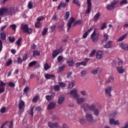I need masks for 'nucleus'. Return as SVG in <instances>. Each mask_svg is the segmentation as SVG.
I'll list each match as a JSON object with an SVG mask.
<instances>
[{
	"mask_svg": "<svg viewBox=\"0 0 128 128\" xmlns=\"http://www.w3.org/2000/svg\"><path fill=\"white\" fill-rule=\"evenodd\" d=\"M20 28L23 30V32H24V34L26 32L28 34H32V28H29L28 24H22Z\"/></svg>",
	"mask_w": 128,
	"mask_h": 128,
	"instance_id": "obj_1",
	"label": "nucleus"
},
{
	"mask_svg": "<svg viewBox=\"0 0 128 128\" xmlns=\"http://www.w3.org/2000/svg\"><path fill=\"white\" fill-rule=\"evenodd\" d=\"M118 0H114L110 4H108L106 6V10H112L114 8V6L118 4Z\"/></svg>",
	"mask_w": 128,
	"mask_h": 128,
	"instance_id": "obj_2",
	"label": "nucleus"
},
{
	"mask_svg": "<svg viewBox=\"0 0 128 128\" xmlns=\"http://www.w3.org/2000/svg\"><path fill=\"white\" fill-rule=\"evenodd\" d=\"M98 36H100L98 34H96V29H94L93 32L90 35V38L92 40V42H94V44H96V42H98Z\"/></svg>",
	"mask_w": 128,
	"mask_h": 128,
	"instance_id": "obj_3",
	"label": "nucleus"
},
{
	"mask_svg": "<svg viewBox=\"0 0 128 128\" xmlns=\"http://www.w3.org/2000/svg\"><path fill=\"white\" fill-rule=\"evenodd\" d=\"M74 22H76V19H74V17H71L68 20V23L67 24L68 32V30H70V28H72V24H74Z\"/></svg>",
	"mask_w": 128,
	"mask_h": 128,
	"instance_id": "obj_4",
	"label": "nucleus"
},
{
	"mask_svg": "<svg viewBox=\"0 0 128 128\" xmlns=\"http://www.w3.org/2000/svg\"><path fill=\"white\" fill-rule=\"evenodd\" d=\"M6 83L4 82L3 81L0 80V94L6 92Z\"/></svg>",
	"mask_w": 128,
	"mask_h": 128,
	"instance_id": "obj_5",
	"label": "nucleus"
},
{
	"mask_svg": "<svg viewBox=\"0 0 128 128\" xmlns=\"http://www.w3.org/2000/svg\"><path fill=\"white\" fill-rule=\"evenodd\" d=\"M87 9L86 12V14H90V10H92V2H90V0H87Z\"/></svg>",
	"mask_w": 128,
	"mask_h": 128,
	"instance_id": "obj_6",
	"label": "nucleus"
},
{
	"mask_svg": "<svg viewBox=\"0 0 128 128\" xmlns=\"http://www.w3.org/2000/svg\"><path fill=\"white\" fill-rule=\"evenodd\" d=\"M70 94L74 98H78V90L74 89L70 92Z\"/></svg>",
	"mask_w": 128,
	"mask_h": 128,
	"instance_id": "obj_7",
	"label": "nucleus"
},
{
	"mask_svg": "<svg viewBox=\"0 0 128 128\" xmlns=\"http://www.w3.org/2000/svg\"><path fill=\"white\" fill-rule=\"evenodd\" d=\"M85 116L88 122H92L94 120V116L90 114H86Z\"/></svg>",
	"mask_w": 128,
	"mask_h": 128,
	"instance_id": "obj_8",
	"label": "nucleus"
},
{
	"mask_svg": "<svg viewBox=\"0 0 128 128\" xmlns=\"http://www.w3.org/2000/svg\"><path fill=\"white\" fill-rule=\"evenodd\" d=\"M60 50H62V48H60V50H55L53 51L52 54V58H54L56 56L60 54Z\"/></svg>",
	"mask_w": 128,
	"mask_h": 128,
	"instance_id": "obj_9",
	"label": "nucleus"
},
{
	"mask_svg": "<svg viewBox=\"0 0 128 128\" xmlns=\"http://www.w3.org/2000/svg\"><path fill=\"white\" fill-rule=\"evenodd\" d=\"M112 87L111 86H108L104 90L106 94L109 96H112Z\"/></svg>",
	"mask_w": 128,
	"mask_h": 128,
	"instance_id": "obj_10",
	"label": "nucleus"
},
{
	"mask_svg": "<svg viewBox=\"0 0 128 128\" xmlns=\"http://www.w3.org/2000/svg\"><path fill=\"white\" fill-rule=\"evenodd\" d=\"M4 14L8 16V8L2 7L0 9V16H4Z\"/></svg>",
	"mask_w": 128,
	"mask_h": 128,
	"instance_id": "obj_11",
	"label": "nucleus"
},
{
	"mask_svg": "<svg viewBox=\"0 0 128 128\" xmlns=\"http://www.w3.org/2000/svg\"><path fill=\"white\" fill-rule=\"evenodd\" d=\"M106 42V44H104V48H110L112 46V40H108V42Z\"/></svg>",
	"mask_w": 128,
	"mask_h": 128,
	"instance_id": "obj_12",
	"label": "nucleus"
},
{
	"mask_svg": "<svg viewBox=\"0 0 128 128\" xmlns=\"http://www.w3.org/2000/svg\"><path fill=\"white\" fill-rule=\"evenodd\" d=\"M56 104L54 102H50L47 106V110H50L56 108Z\"/></svg>",
	"mask_w": 128,
	"mask_h": 128,
	"instance_id": "obj_13",
	"label": "nucleus"
},
{
	"mask_svg": "<svg viewBox=\"0 0 128 128\" xmlns=\"http://www.w3.org/2000/svg\"><path fill=\"white\" fill-rule=\"evenodd\" d=\"M26 104V103L24 102L22 100H20L18 106V108L19 110H24V106Z\"/></svg>",
	"mask_w": 128,
	"mask_h": 128,
	"instance_id": "obj_14",
	"label": "nucleus"
},
{
	"mask_svg": "<svg viewBox=\"0 0 128 128\" xmlns=\"http://www.w3.org/2000/svg\"><path fill=\"white\" fill-rule=\"evenodd\" d=\"M102 56H104V52L102 50H99L96 52V58H97V60H100V58H102Z\"/></svg>",
	"mask_w": 128,
	"mask_h": 128,
	"instance_id": "obj_15",
	"label": "nucleus"
},
{
	"mask_svg": "<svg viewBox=\"0 0 128 128\" xmlns=\"http://www.w3.org/2000/svg\"><path fill=\"white\" fill-rule=\"evenodd\" d=\"M48 126L50 128H58V122H49L48 123Z\"/></svg>",
	"mask_w": 128,
	"mask_h": 128,
	"instance_id": "obj_16",
	"label": "nucleus"
},
{
	"mask_svg": "<svg viewBox=\"0 0 128 128\" xmlns=\"http://www.w3.org/2000/svg\"><path fill=\"white\" fill-rule=\"evenodd\" d=\"M16 9L14 8H10V10L8 9L7 16H12V14H14Z\"/></svg>",
	"mask_w": 128,
	"mask_h": 128,
	"instance_id": "obj_17",
	"label": "nucleus"
},
{
	"mask_svg": "<svg viewBox=\"0 0 128 128\" xmlns=\"http://www.w3.org/2000/svg\"><path fill=\"white\" fill-rule=\"evenodd\" d=\"M44 76L46 80H52V78H56V76L54 74H45Z\"/></svg>",
	"mask_w": 128,
	"mask_h": 128,
	"instance_id": "obj_18",
	"label": "nucleus"
},
{
	"mask_svg": "<svg viewBox=\"0 0 128 128\" xmlns=\"http://www.w3.org/2000/svg\"><path fill=\"white\" fill-rule=\"evenodd\" d=\"M120 46L123 50H128V44L122 43L120 44Z\"/></svg>",
	"mask_w": 128,
	"mask_h": 128,
	"instance_id": "obj_19",
	"label": "nucleus"
},
{
	"mask_svg": "<svg viewBox=\"0 0 128 128\" xmlns=\"http://www.w3.org/2000/svg\"><path fill=\"white\" fill-rule=\"evenodd\" d=\"M100 13L98 12L94 16V17L93 18L94 22H96V20H100Z\"/></svg>",
	"mask_w": 128,
	"mask_h": 128,
	"instance_id": "obj_20",
	"label": "nucleus"
},
{
	"mask_svg": "<svg viewBox=\"0 0 128 128\" xmlns=\"http://www.w3.org/2000/svg\"><path fill=\"white\" fill-rule=\"evenodd\" d=\"M116 68L119 74H124V69L122 68V66L116 67Z\"/></svg>",
	"mask_w": 128,
	"mask_h": 128,
	"instance_id": "obj_21",
	"label": "nucleus"
},
{
	"mask_svg": "<svg viewBox=\"0 0 128 128\" xmlns=\"http://www.w3.org/2000/svg\"><path fill=\"white\" fill-rule=\"evenodd\" d=\"M89 106L90 105L88 104H84L82 105V108H83L84 112H86L88 110Z\"/></svg>",
	"mask_w": 128,
	"mask_h": 128,
	"instance_id": "obj_22",
	"label": "nucleus"
},
{
	"mask_svg": "<svg viewBox=\"0 0 128 128\" xmlns=\"http://www.w3.org/2000/svg\"><path fill=\"white\" fill-rule=\"evenodd\" d=\"M76 98V102L78 104H82V102H84V100H85L84 98Z\"/></svg>",
	"mask_w": 128,
	"mask_h": 128,
	"instance_id": "obj_23",
	"label": "nucleus"
},
{
	"mask_svg": "<svg viewBox=\"0 0 128 128\" xmlns=\"http://www.w3.org/2000/svg\"><path fill=\"white\" fill-rule=\"evenodd\" d=\"M66 62L67 64L69 66H72L74 64V62L72 58L71 60H68Z\"/></svg>",
	"mask_w": 128,
	"mask_h": 128,
	"instance_id": "obj_24",
	"label": "nucleus"
},
{
	"mask_svg": "<svg viewBox=\"0 0 128 128\" xmlns=\"http://www.w3.org/2000/svg\"><path fill=\"white\" fill-rule=\"evenodd\" d=\"M64 96H60L58 99V104H62V102H64Z\"/></svg>",
	"mask_w": 128,
	"mask_h": 128,
	"instance_id": "obj_25",
	"label": "nucleus"
},
{
	"mask_svg": "<svg viewBox=\"0 0 128 128\" xmlns=\"http://www.w3.org/2000/svg\"><path fill=\"white\" fill-rule=\"evenodd\" d=\"M96 108V105L92 104L88 107V110L90 112H94Z\"/></svg>",
	"mask_w": 128,
	"mask_h": 128,
	"instance_id": "obj_26",
	"label": "nucleus"
},
{
	"mask_svg": "<svg viewBox=\"0 0 128 128\" xmlns=\"http://www.w3.org/2000/svg\"><path fill=\"white\" fill-rule=\"evenodd\" d=\"M66 3L61 2L58 6L57 8L58 10H60V8H66Z\"/></svg>",
	"mask_w": 128,
	"mask_h": 128,
	"instance_id": "obj_27",
	"label": "nucleus"
},
{
	"mask_svg": "<svg viewBox=\"0 0 128 128\" xmlns=\"http://www.w3.org/2000/svg\"><path fill=\"white\" fill-rule=\"evenodd\" d=\"M45 98L48 102H50L54 98V96L52 95H47L45 96Z\"/></svg>",
	"mask_w": 128,
	"mask_h": 128,
	"instance_id": "obj_28",
	"label": "nucleus"
},
{
	"mask_svg": "<svg viewBox=\"0 0 128 128\" xmlns=\"http://www.w3.org/2000/svg\"><path fill=\"white\" fill-rule=\"evenodd\" d=\"M72 3L74 4H76L77 6H80V4H82V2H80L78 0H73Z\"/></svg>",
	"mask_w": 128,
	"mask_h": 128,
	"instance_id": "obj_29",
	"label": "nucleus"
},
{
	"mask_svg": "<svg viewBox=\"0 0 128 128\" xmlns=\"http://www.w3.org/2000/svg\"><path fill=\"white\" fill-rule=\"evenodd\" d=\"M64 68H66V65H62L61 66L59 67L58 70V72H64Z\"/></svg>",
	"mask_w": 128,
	"mask_h": 128,
	"instance_id": "obj_30",
	"label": "nucleus"
},
{
	"mask_svg": "<svg viewBox=\"0 0 128 128\" xmlns=\"http://www.w3.org/2000/svg\"><path fill=\"white\" fill-rule=\"evenodd\" d=\"M128 34H124V35H122L118 40V42H122L126 38Z\"/></svg>",
	"mask_w": 128,
	"mask_h": 128,
	"instance_id": "obj_31",
	"label": "nucleus"
},
{
	"mask_svg": "<svg viewBox=\"0 0 128 128\" xmlns=\"http://www.w3.org/2000/svg\"><path fill=\"white\" fill-rule=\"evenodd\" d=\"M34 107L31 106L28 112L29 114L32 116H34Z\"/></svg>",
	"mask_w": 128,
	"mask_h": 128,
	"instance_id": "obj_32",
	"label": "nucleus"
},
{
	"mask_svg": "<svg viewBox=\"0 0 128 128\" xmlns=\"http://www.w3.org/2000/svg\"><path fill=\"white\" fill-rule=\"evenodd\" d=\"M108 35L106 33H104V39L103 42H108Z\"/></svg>",
	"mask_w": 128,
	"mask_h": 128,
	"instance_id": "obj_33",
	"label": "nucleus"
},
{
	"mask_svg": "<svg viewBox=\"0 0 128 128\" xmlns=\"http://www.w3.org/2000/svg\"><path fill=\"white\" fill-rule=\"evenodd\" d=\"M93 112L94 114L96 116H98L100 114V110L98 108H96Z\"/></svg>",
	"mask_w": 128,
	"mask_h": 128,
	"instance_id": "obj_34",
	"label": "nucleus"
},
{
	"mask_svg": "<svg viewBox=\"0 0 128 128\" xmlns=\"http://www.w3.org/2000/svg\"><path fill=\"white\" fill-rule=\"evenodd\" d=\"M99 70H102L100 68H98L97 69L93 70L91 71V73L92 74H98V72Z\"/></svg>",
	"mask_w": 128,
	"mask_h": 128,
	"instance_id": "obj_35",
	"label": "nucleus"
},
{
	"mask_svg": "<svg viewBox=\"0 0 128 128\" xmlns=\"http://www.w3.org/2000/svg\"><path fill=\"white\" fill-rule=\"evenodd\" d=\"M36 64H38V62L36 61H33V62H30L28 65V66L29 68H32V66H36Z\"/></svg>",
	"mask_w": 128,
	"mask_h": 128,
	"instance_id": "obj_36",
	"label": "nucleus"
},
{
	"mask_svg": "<svg viewBox=\"0 0 128 128\" xmlns=\"http://www.w3.org/2000/svg\"><path fill=\"white\" fill-rule=\"evenodd\" d=\"M0 38L3 40H6V34L4 32H2L0 34Z\"/></svg>",
	"mask_w": 128,
	"mask_h": 128,
	"instance_id": "obj_37",
	"label": "nucleus"
},
{
	"mask_svg": "<svg viewBox=\"0 0 128 128\" xmlns=\"http://www.w3.org/2000/svg\"><path fill=\"white\" fill-rule=\"evenodd\" d=\"M12 64V60L8 59V60L6 62V66H10Z\"/></svg>",
	"mask_w": 128,
	"mask_h": 128,
	"instance_id": "obj_38",
	"label": "nucleus"
},
{
	"mask_svg": "<svg viewBox=\"0 0 128 128\" xmlns=\"http://www.w3.org/2000/svg\"><path fill=\"white\" fill-rule=\"evenodd\" d=\"M9 42L12 44H14L16 42V38L14 37H12V36H9L8 37Z\"/></svg>",
	"mask_w": 128,
	"mask_h": 128,
	"instance_id": "obj_39",
	"label": "nucleus"
},
{
	"mask_svg": "<svg viewBox=\"0 0 128 128\" xmlns=\"http://www.w3.org/2000/svg\"><path fill=\"white\" fill-rule=\"evenodd\" d=\"M74 84H76V82H74V80H72V82H70L68 84L69 88H72L74 86Z\"/></svg>",
	"mask_w": 128,
	"mask_h": 128,
	"instance_id": "obj_40",
	"label": "nucleus"
},
{
	"mask_svg": "<svg viewBox=\"0 0 128 128\" xmlns=\"http://www.w3.org/2000/svg\"><path fill=\"white\" fill-rule=\"evenodd\" d=\"M22 38H20L18 40H16V44H17L18 46H20V42H22Z\"/></svg>",
	"mask_w": 128,
	"mask_h": 128,
	"instance_id": "obj_41",
	"label": "nucleus"
},
{
	"mask_svg": "<svg viewBox=\"0 0 128 128\" xmlns=\"http://www.w3.org/2000/svg\"><path fill=\"white\" fill-rule=\"evenodd\" d=\"M48 28H45L43 30V31L42 32V36H46V34L48 33Z\"/></svg>",
	"mask_w": 128,
	"mask_h": 128,
	"instance_id": "obj_42",
	"label": "nucleus"
},
{
	"mask_svg": "<svg viewBox=\"0 0 128 128\" xmlns=\"http://www.w3.org/2000/svg\"><path fill=\"white\" fill-rule=\"evenodd\" d=\"M40 56V52H38V51L37 50H34L33 52V56Z\"/></svg>",
	"mask_w": 128,
	"mask_h": 128,
	"instance_id": "obj_43",
	"label": "nucleus"
},
{
	"mask_svg": "<svg viewBox=\"0 0 128 128\" xmlns=\"http://www.w3.org/2000/svg\"><path fill=\"white\" fill-rule=\"evenodd\" d=\"M40 26H42V23L38 21V22L35 24V28H40Z\"/></svg>",
	"mask_w": 128,
	"mask_h": 128,
	"instance_id": "obj_44",
	"label": "nucleus"
},
{
	"mask_svg": "<svg viewBox=\"0 0 128 128\" xmlns=\"http://www.w3.org/2000/svg\"><path fill=\"white\" fill-rule=\"evenodd\" d=\"M17 64H22V59L20 57H18L17 58Z\"/></svg>",
	"mask_w": 128,
	"mask_h": 128,
	"instance_id": "obj_45",
	"label": "nucleus"
},
{
	"mask_svg": "<svg viewBox=\"0 0 128 128\" xmlns=\"http://www.w3.org/2000/svg\"><path fill=\"white\" fill-rule=\"evenodd\" d=\"M28 8H29V10H32V2L30 1L28 2Z\"/></svg>",
	"mask_w": 128,
	"mask_h": 128,
	"instance_id": "obj_46",
	"label": "nucleus"
},
{
	"mask_svg": "<svg viewBox=\"0 0 128 128\" xmlns=\"http://www.w3.org/2000/svg\"><path fill=\"white\" fill-rule=\"evenodd\" d=\"M64 18L66 20H68V18H70V12H67L65 13Z\"/></svg>",
	"mask_w": 128,
	"mask_h": 128,
	"instance_id": "obj_47",
	"label": "nucleus"
},
{
	"mask_svg": "<svg viewBox=\"0 0 128 128\" xmlns=\"http://www.w3.org/2000/svg\"><path fill=\"white\" fill-rule=\"evenodd\" d=\"M60 87L59 85H56L54 87V90L55 92H58V90H60Z\"/></svg>",
	"mask_w": 128,
	"mask_h": 128,
	"instance_id": "obj_48",
	"label": "nucleus"
},
{
	"mask_svg": "<svg viewBox=\"0 0 128 128\" xmlns=\"http://www.w3.org/2000/svg\"><path fill=\"white\" fill-rule=\"evenodd\" d=\"M56 28V24H54L50 26V28L51 30V32H54Z\"/></svg>",
	"mask_w": 128,
	"mask_h": 128,
	"instance_id": "obj_49",
	"label": "nucleus"
},
{
	"mask_svg": "<svg viewBox=\"0 0 128 128\" xmlns=\"http://www.w3.org/2000/svg\"><path fill=\"white\" fill-rule=\"evenodd\" d=\"M96 50H92L89 55L90 58H92V56H94V54H96Z\"/></svg>",
	"mask_w": 128,
	"mask_h": 128,
	"instance_id": "obj_50",
	"label": "nucleus"
},
{
	"mask_svg": "<svg viewBox=\"0 0 128 128\" xmlns=\"http://www.w3.org/2000/svg\"><path fill=\"white\" fill-rule=\"evenodd\" d=\"M44 16H41L40 18H36V20L38 22H42V20H44Z\"/></svg>",
	"mask_w": 128,
	"mask_h": 128,
	"instance_id": "obj_51",
	"label": "nucleus"
},
{
	"mask_svg": "<svg viewBox=\"0 0 128 128\" xmlns=\"http://www.w3.org/2000/svg\"><path fill=\"white\" fill-rule=\"evenodd\" d=\"M44 70H48V68H50V66L48 65V63H46L45 64H44Z\"/></svg>",
	"mask_w": 128,
	"mask_h": 128,
	"instance_id": "obj_52",
	"label": "nucleus"
},
{
	"mask_svg": "<svg viewBox=\"0 0 128 128\" xmlns=\"http://www.w3.org/2000/svg\"><path fill=\"white\" fill-rule=\"evenodd\" d=\"M128 4L127 0H123L120 2V6H124V4Z\"/></svg>",
	"mask_w": 128,
	"mask_h": 128,
	"instance_id": "obj_53",
	"label": "nucleus"
},
{
	"mask_svg": "<svg viewBox=\"0 0 128 128\" xmlns=\"http://www.w3.org/2000/svg\"><path fill=\"white\" fill-rule=\"evenodd\" d=\"M8 86L10 88H14L16 86V84L12 82H9L8 84Z\"/></svg>",
	"mask_w": 128,
	"mask_h": 128,
	"instance_id": "obj_54",
	"label": "nucleus"
},
{
	"mask_svg": "<svg viewBox=\"0 0 128 128\" xmlns=\"http://www.w3.org/2000/svg\"><path fill=\"white\" fill-rule=\"evenodd\" d=\"M10 28L12 30H16V25L15 24L10 25Z\"/></svg>",
	"mask_w": 128,
	"mask_h": 128,
	"instance_id": "obj_55",
	"label": "nucleus"
},
{
	"mask_svg": "<svg viewBox=\"0 0 128 128\" xmlns=\"http://www.w3.org/2000/svg\"><path fill=\"white\" fill-rule=\"evenodd\" d=\"M28 60V54L26 53H25L23 56L22 60L24 62H26V60Z\"/></svg>",
	"mask_w": 128,
	"mask_h": 128,
	"instance_id": "obj_56",
	"label": "nucleus"
},
{
	"mask_svg": "<svg viewBox=\"0 0 128 128\" xmlns=\"http://www.w3.org/2000/svg\"><path fill=\"white\" fill-rule=\"evenodd\" d=\"M58 84H59V86L61 88H66V84H64V82H60L58 83Z\"/></svg>",
	"mask_w": 128,
	"mask_h": 128,
	"instance_id": "obj_57",
	"label": "nucleus"
},
{
	"mask_svg": "<svg viewBox=\"0 0 128 128\" xmlns=\"http://www.w3.org/2000/svg\"><path fill=\"white\" fill-rule=\"evenodd\" d=\"M106 28V22H104L101 25V30H104Z\"/></svg>",
	"mask_w": 128,
	"mask_h": 128,
	"instance_id": "obj_58",
	"label": "nucleus"
},
{
	"mask_svg": "<svg viewBox=\"0 0 128 128\" xmlns=\"http://www.w3.org/2000/svg\"><path fill=\"white\" fill-rule=\"evenodd\" d=\"M6 107H3L1 108L0 110V112H1L2 114H4L6 112Z\"/></svg>",
	"mask_w": 128,
	"mask_h": 128,
	"instance_id": "obj_59",
	"label": "nucleus"
},
{
	"mask_svg": "<svg viewBox=\"0 0 128 128\" xmlns=\"http://www.w3.org/2000/svg\"><path fill=\"white\" fill-rule=\"evenodd\" d=\"M62 60H64V58L61 56H60L58 57L57 60L58 62H60Z\"/></svg>",
	"mask_w": 128,
	"mask_h": 128,
	"instance_id": "obj_60",
	"label": "nucleus"
},
{
	"mask_svg": "<svg viewBox=\"0 0 128 128\" xmlns=\"http://www.w3.org/2000/svg\"><path fill=\"white\" fill-rule=\"evenodd\" d=\"M80 74H81L82 76H86V70H83L81 72Z\"/></svg>",
	"mask_w": 128,
	"mask_h": 128,
	"instance_id": "obj_61",
	"label": "nucleus"
},
{
	"mask_svg": "<svg viewBox=\"0 0 128 128\" xmlns=\"http://www.w3.org/2000/svg\"><path fill=\"white\" fill-rule=\"evenodd\" d=\"M80 122L81 124H84L86 122V121L84 118H82L80 120Z\"/></svg>",
	"mask_w": 128,
	"mask_h": 128,
	"instance_id": "obj_62",
	"label": "nucleus"
},
{
	"mask_svg": "<svg viewBox=\"0 0 128 128\" xmlns=\"http://www.w3.org/2000/svg\"><path fill=\"white\" fill-rule=\"evenodd\" d=\"M109 122H110V124H114V118L110 119Z\"/></svg>",
	"mask_w": 128,
	"mask_h": 128,
	"instance_id": "obj_63",
	"label": "nucleus"
},
{
	"mask_svg": "<svg viewBox=\"0 0 128 128\" xmlns=\"http://www.w3.org/2000/svg\"><path fill=\"white\" fill-rule=\"evenodd\" d=\"M88 36V32H86L84 34H83V38H86Z\"/></svg>",
	"mask_w": 128,
	"mask_h": 128,
	"instance_id": "obj_64",
	"label": "nucleus"
}]
</instances>
